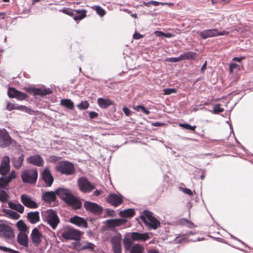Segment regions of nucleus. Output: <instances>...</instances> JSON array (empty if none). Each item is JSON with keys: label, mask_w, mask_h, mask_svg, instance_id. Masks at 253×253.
<instances>
[{"label": "nucleus", "mask_w": 253, "mask_h": 253, "mask_svg": "<svg viewBox=\"0 0 253 253\" xmlns=\"http://www.w3.org/2000/svg\"><path fill=\"white\" fill-rule=\"evenodd\" d=\"M206 67H207V62L206 61L201 68V70L202 72H204L205 71V70L206 69Z\"/></svg>", "instance_id": "nucleus-64"}, {"label": "nucleus", "mask_w": 253, "mask_h": 253, "mask_svg": "<svg viewBox=\"0 0 253 253\" xmlns=\"http://www.w3.org/2000/svg\"><path fill=\"white\" fill-rule=\"evenodd\" d=\"M27 218L29 222L35 224L40 221V213L39 211H31L27 213Z\"/></svg>", "instance_id": "nucleus-24"}, {"label": "nucleus", "mask_w": 253, "mask_h": 253, "mask_svg": "<svg viewBox=\"0 0 253 253\" xmlns=\"http://www.w3.org/2000/svg\"><path fill=\"white\" fill-rule=\"evenodd\" d=\"M18 91L14 87H9L8 89L7 94L10 98H15Z\"/></svg>", "instance_id": "nucleus-38"}, {"label": "nucleus", "mask_w": 253, "mask_h": 253, "mask_svg": "<svg viewBox=\"0 0 253 253\" xmlns=\"http://www.w3.org/2000/svg\"><path fill=\"white\" fill-rule=\"evenodd\" d=\"M133 37L134 39L138 40L142 38L143 36L139 33H135L133 35Z\"/></svg>", "instance_id": "nucleus-57"}, {"label": "nucleus", "mask_w": 253, "mask_h": 253, "mask_svg": "<svg viewBox=\"0 0 253 253\" xmlns=\"http://www.w3.org/2000/svg\"><path fill=\"white\" fill-rule=\"evenodd\" d=\"M8 204L10 209L15 210L20 213H23L24 207L21 204L9 201L8 202Z\"/></svg>", "instance_id": "nucleus-28"}, {"label": "nucleus", "mask_w": 253, "mask_h": 253, "mask_svg": "<svg viewBox=\"0 0 253 253\" xmlns=\"http://www.w3.org/2000/svg\"><path fill=\"white\" fill-rule=\"evenodd\" d=\"M167 61L171 62H177L180 61L182 60L181 54L177 57H170L168 58L166 60Z\"/></svg>", "instance_id": "nucleus-46"}, {"label": "nucleus", "mask_w": 253, "mask_h": 253, "mask_svg": "<svg viewBox=\"0 0 253 253\" xmlns=\"http://www.w3.org/2000/svg\"><path fill=\"white\" fill-rule=\"evenodd\" d=\"M9 195L4 190H0V201L2 202H5L8 201Z\"/></svg>", "instance_id": "nucleus-36"}, {"label": "nucleus", "mask_w": 253, "mask_h": 253, "mask_svg": "<svg viewBox=\"0 0 253 253\" xmlns=\"http://www.w3.org/2000/svg\"><path fill=\"white\" fill-rule=\"evenodd\" d=\"M220 106L221 105L220 104H217L214 106L213 109L212 110V112L214 114H218L224 111V109L221 108Z\"/></svg>", "instance_id": "nucleus-41"}, {"label": "nucleus", "mask_w": 253, "mask_h": 253, "mask_svg": "<svg viewBox=\"0 0 253 253\" xmlns=\"http://www.w3.org/2000/svg\"><path fill=\"white\" fill-rule=\"evenodd\" d=\"M180 189H181V190L182 191H183L185 194H187L189 195H193V192L190 189H188L187 188H182V187H180Z\"/></svg>", "instance_id": "nucleus-50"}, {"label": "nucleus", "mask_w": 253, "mask_h": 253, "mask_svg": "<svg viewBox=\"0 0 253 253\" xmlns=\"http://www.w3.org/2000/svg\"><path fill=\"white\" fill-rule=\"evenodd\" d=\"M85 210L94 214L99 215L102 211V208L100 205L89 201H85L84 203Z\"/></svg>", "instance_id": "nucleus-14"}, {"label": "nucleus", "mask_w": 253, "mask_h": 253, "mask_svg": "<svg viewBox=\"0 0 253 253\" xmlns=\"http://www.w3.org/2000/svg\"><path fill=\"white\" fill-rule=\"evenodd\" d=\"M92 8L94 9L96 11L97 14L101 17L104 16L106 13L105 10L100 6L94 5L92 7Z\"/></svg>", "instance_id": "nucleus-35"}, {"label": "nucleus", "mask_w": 253, "mask_h": 253, "mask_svg": "<svg viewBox=\"0 0 253 253\" xmlns=\"http://www.w3.org/2000/svg\"><path fill=\"white\" fill-rule=\"evenodd\" d=\"M29 92L34 95L43 96L52 93V90L49 88L42 87L41 88L32 87L29 88Z\"/></svg>", "instance_id": "nucleus-16"}, {"label": "nucleus", "mask_w": 253, "mask_h": 253, "mask_svg": "<svg viewBox=\"0 0 253 253\" xmlns=\"http://www.w3.org/2000/svg\"><path fill=\"white\" fill-rule=\"evenodd\" d=\"M14 237L12 228L7 224L0 223V238L12 240Z\"/></svg>", "instance_id": "nucleus-12"}, {"label": "nucleus", "mask_w": 253, "mask_h": 253, "mask_svg": "<svg viewBox=\"0 0 253 253\" xmlns=\"http://www.w3.org/2000/svg\"><path fill=\"white\" fill-rule=\"evenodd\" d=\"M135 109L137 111L141 110L143 113H144L146 115H148L150 113V112L147 109H146L144 106L141 105L136 106Z\"/></svg>", "instance_id": "nucleus-40"}, {"label": "nucleus", "mask_w": 253, "mask_h": 253, "mask_svg": "<svg viewBox=\"0 0 253 253\" xmlns=\"http://www.w3.org/2000/svg\"><path fill=\"white\" fill-rule=\"evenodd\" d=\"M60 104L64 107L73 110L74 108V104L73 102L68 99H61Z\"/></svg>", "instance_id": "nucleus-30"}, {"label": "nucleus", "mask_w": 253, "mask_h": 253, "mask_svg": "<svg viewBox=\"0 0 253 253\" xmlns=\"http://www.w3.org/2000/svg\"><path fill=\"white\" fill-rule=\"evenodd\" d=\"M155 34L156 36L160 37L162 36H164V33H163V32H161V31H156L155 32Z\"/></svg>", "instance_id": "nucleus-59"}, {"label": "nucleus", "mask_w": 253, "mask_h": 253, "mask_svg": "<svg viewBox=\"0 0 253 253\" xmlns=\"http://www.w3.org/2000/svg\"><path fill=\"white\" fill-rule=\"evenodd\" d=\"M186 240V238L184 236L177 237L174 240L176 243L181 244L185 242Z\"/></svg>", "instance_id": "nucleus-47"}, {"label": "nucleus", "mask_w": 253, "mask_h": 253, "mask_svg": "<svg viewBox=\"0 0 253 253\" xmlns=\"http://www.w3.org/2000/svg\"><path fill=\"white\" fill-rule=\"evenodd\" d=\"M21 177L23 182L34 184L38 178V171L36 169H26L22 172Z\"/></svg>", "instance_id": "nucleus-6"}, {"label": "nucleus", "mask_w": 253, "mask_h": 253, "mask_svg": "<svg viewBox=\"0 0 253 253\" xmlns=\"http://www.w3.org/2000/svg\"><path fill=\"white\" fill-rule=\"evenodd\" d=\"M13 143H15V141L11 138L8 131L5 128H0V146L5 148Z\"/></svg>", "instance_id": "nucleus-11"}, {"label": "nucleus", "mask_w": 253, "mask_h": 253, "mask_svg": "<svg viewBox=\"0 0 253 253\" xmlns=\"http://www.w3.org/2000/svg\"><path fill=\"white\" fill-rule=\"evenodd\" d=\"M130 240L132 241V244L135 241H145L150 239L149 234L147 233H141L136 232H131Z\"/></svg>", "instance_id": "nucleus-18"}, {"label": "nucleus", "mask_w": 253, "mask_h": 253, "mask_svg": "<svg viewBox=\"0 0 253 253\" xmlns=\"http://www.w3.org/2000/svg\"><path fill=\"white\" fill-rule=\"evenodd\" d=\"M106 214L107 216L113 217L115 216V211L112 210L106 209Z\"/></svg>", "instance_id": "nucleus-52"}, {"label": "nucleus", "mask_w": 253, "mask_h": 253, "mask_svg": "<svg viewBox=\"0 0 253 253\" xmlns=\"http://www.w3.org/2000/svg\"><path fill=\"white\" fill-rule=\"evenodd\" d=\"M179 126L182 127L184 129H188V130H190L192 131H195V129L196 128V126H192L187 123H185V124L180 123L179 124Z\"/></svg>", "instance_id": "nucleus-37"}, {"label": "nucleus", "mask_w": 253, "mask_h": 253, "mask_svg": "<svg viewBox=\"0 0 253 253\" xmlns=\"http://www.w3.org/2000/svg\"><path fill=\"white\" fill-rule=\"evenodd\" d=\"M70 222L79 227L86 228L87 227V222L82 217L74 216L70 219Z\"/></svg>", "instance_id": "nucleus-22"}, {"label": "nucleus", "mask_w": 253, "mask_h": 253, "mask_svg": "<svg viewBox=\"0 0 253 253\" xmlns=\"http://www.w3.org/2000/svg\"><path fill=\"white\" fill-rule=\"evenodd\" d=\"M2 211L9 217L12 219H18L20 217V215L18 213L12 210L8 209H3Z\"/></svg>", "instance_id": "nucleus-31"}, {"label": "nucleus", "mask_w": 253, "mask_h": 253, "mask_svg": "<svg viewBox=\"0 0 253 253\" xmlns=\"http://www.w3.org/2000/svg\"><path fill=\"white\" fill-rule=\"evenodd\" d=\"M18 242L24 247L28 246V239L27 235L24 232H20L17 236Z\"/></svg>", "instance_id": "nucleus-29"}, {"label": "nucleus", "mask_w": 253, "mask_h": 253, "mask_svg": "<svg viewBox=\"0 0 253 253\" xmlns=\"http://www.w3.org/2000/svg\"><path fill=\"white\" fill-rule=\"evenodd\" d=\"M2 251L5 252H9L11 253H20L18 251H15L13 249H11L10 248H8L5 247H2L1 250Z\"/></svg>", "instance_id": "nucleus-48"}, {"label": "nucleus", "mask_w": 253, "mask_h": 253, "mask_svg": "<svg viewBox=\"0 0 253 253\" xmlns=\"http://www.w3.org/2000/svg\"><path fill=\"white\" fill-rule=\"evenodd\" d=\"M44 187H50L53 183L54 178L48 168H45L41 173Z\"/></svg>", "instance_id": "nucleus-15"}, {"label": "nucleus", "mask_w": 253, "mask_h": 253, "mask_svg": "<svg viewBox=\"0 0 253 253\" xmlns=\"http://www.w3.org/2000/svg\"><path fill=\"white\" fill-rule=\"evenodd\" d=\"M27 97V95L23 93L20 91H18L17 93H16V94L15 95V98L19 99V100H24L26 99Z\"/></svg>", "instance_id": "nucleus-43"}, {"label": "nucleus", "mask_w": 253, "mask_h": 253, "mask_svg": "<svg viewBox=\"0 0 253 253\" xmlns=\"http://www.w3.org/2000/svg\"><path fill=\"white\" fill-rule=\"evenodd\" d=\"M182 60H193L197 57V53L193 51L187 52L181 54Z\"/></svg>", "instance_id": "nucleus-32"}, {"label": "nucleus", "mask_w": 253, "mask_h": 253, "mask_svg": "<svg viewBox=\"0 0 253 253\" xmlns=\"http://www.w3.org/2000/svg\"><path fill=\"white\" fill-rule=\"evenodd\" d=\"M123 111L126 116H129L130 115L131 111L128 108L126 107H124Z\"/></svg>", "instance_id": "nucleus-54"}, {"label": "nucleus", "mask_w": 253, "mask_h": 253, "mask_svg": "<svg viewBox=\"0 0 253 253\" xmlns=\"http://www.w3.org/2000/svg\"><path fill=\"white\" fill-rule=\"evenodd\" d=\"M43 219L53 229L57 227L60 221L56 212L52 209L47 210L43 214Z\"/></svg>", "instance_id": "nucleus-5"}, {"label": "nucleus", "mask_w": 253, "mask_h": 253, "mask_svg": "<svg viewBox=\"0 0 253 253\" xmlns=\"http://www.w3.org/2000/svg\"><path fill=\"white\" fill-rule=\"evenodd\" d=\"M121 240L122 235L120 233L115 236H113L111 240L112 247L118 246H121Z\"/></svg>", "instance_id": "nucleus-33"}, {"label": "nucleus", "mask_w": 253, "mask_h": 253, "mask_svg": "<svg viewBox=\"0 0 253 253\" xmlns=\"http://www.w3.org/2000/svg\"><path fill=\"white\" fill-rule=\"evenodd\" d=\"M63 13L68 14L73 17L75 21L80 20L86 16L85 10H73L69 8H63L60 10Z\"/></svg>", "instance_id": "nucleus-9"}, {"label": "nucleus", "mask_w": 253, "mask_h": 253, "mask_svg": "<svg viewBox=\"0 0 253 253\" xmlns=\"http://www.w3.org/2000/svg\"><path fill=\"white\" fill-rule=\"evenodd\" d=\"M24 160V154H21L18 157H13L11 159V161L13 165V167L17 169H20L23 164Z\"/></svg>", "instance_id": "nucleus-26"}, {"label": "nucleus", "mask_w": 253, "mask_h": 253, "mask_svg": "<svg viewBox=\"0 0 253 253\" xmlns=\"http://www.w3.org/2000/svg\"><path fill=\"white\" fill-rule=\"evenodd\" d=\"M123 243L125 250L130 253H143L144 252V248L142 245L135 244L133 245L132 241L128 238H124Z\"/></svg>", "instance_id": "nucleus-7"}, {"label": "nucleus", "mask_w": 253, "mask_h": 253, "mask_svg": "<svg viewBox=\"0 0 253 253\" xmlns=\"http://www.w3.org/2000/svg\"><path fill=\"white\" fill-rule=\"evenodd\" d=\"M97 103L98 105L103 109H105L114 103L113 101L110 99H104L103 98H98Z\"/></svg>", "instance_id": "nucleus-27"}, {"label": "nucleus", "mask_w": 253, "mask_h": 253, "mask_svg": "<svg viewBox=\"0 0 253 253\" xmlns=\"http://www.w3.org/2000/svg\"><path fill=\"white\" fill-rule=\"evenodd\" d=\"M31 237L34 245L38 247L42 242V235L37 228H34L33 229Z\"/></svg>", "instance_id": "nucleus-17"}, {"label": "nucleus", "mask_w": 253, "mask_h": 253, "mask_svg": "<svg viewBox=\"0 0 253 253\" xmlns=\"http://www.w3.org/2000/svg\"><path fill=\"white\" fill-rule=\"evenodd\" d=\"M184 220L187 223V224H186L187 226H188L189 227L192 228V227L194 226V225L193 223H192L191 221H189L188 220H186V219H185Z\"/></svg>", "instance_id": "nucleus-60"}, {"label": "nucleus", "mask_w": 253, "mask_h": 253, "mask_svg": "<svg viewBox=\"0 0 253 253\" xmlns=\"http://www.w3.org/2000/svg\"><path fill=\"white\" fill-rule=\"evenodd\" d=\"M77 107L80 110H85L88 108L89 103L86 101H83L77 105Z\"/></svg>", "instance_id": "nucleus-39"}, {"label": "nucleus", "mask_w": 253, "mask_h": 253, "mask_svg": "<svg viewBox=\"0 0 253 253\" xmlns=\"http://www.w3.org/2000/svg\"><path fill=\"white\" fill-rule=\"evenodd\" d=\"M60 159V158L59 157H58L56 156H54V155L51 156L49 157V160L51 162H56L58 161V160H59Z\"/></svg>", "instance_id": "nucleus-53"}, {"label": "nucleus", "mask_w": 253, "mask_h": 253, "mask_svg": "<svg viewBox=\"0 0 253 253\" xmlns=\"http://www.w3.org/2000/svg\"><path fill=\"white\" fill-rule=\"evenodd\" d=\"M61 237L65 240H72L79 241L81 239V233L73 228H67L64 229L61 233Z\"/></svg>", "instance_id": "nucleus-8"}, {"label": "nucleus", "mask_w": 253, "mask_h": 253, "mask_svg": "<svg viewBox=\"0 0 253 253\" xmlns=\"http://www.w3.org/2000/svg\"><path fill=\"white\" fill-rule=\"evenodd\" d=\"M141 218L144 224L150 229H156L160 225V222L153 217L152 213L148 211H145Z\"/></svg>", "instance_id": "nucleus-4"}, {"label": "nucleus", "mask_w": 253, "mask_h": 253, "mask_svg": "<svg viewBox=\"0 0 253 253\" xmlns=\"http://www.w3.org/2000/svg\"><path fill=\"white\" fill-rule=\"evenodd\" d=\"M135 214L134 211L132 209H128L120 212V215L123 217H132Z\"/></svg>", "instance_id": "nucleus-34"}, {"label": "nucleus", "mask_w": 253, "mask_h": 253, "mask_svg": "<svg viewBox=\"0 0 253 253\" xmlns=\"http://www.w3.org/2000/svg\"><path fill=\"white\" fill-rule=\"evenodd\" d=\"M24 112L28 113V114L31 115L33 114V113H34V111L32 109L27 107H26V109H25Z\"/></svg>", "instance_id": "nucleus-61"}, {"label": "nucleus", "mask_w": 253, "mask_h": 253, "mask_svg": "<svg viewBox=\"0 0 253 253\" xmlns=\"http://www.w3.org/2000/svg\"><path fill=\"white\" fill-rule=\"evenodd\" d=\"M16 108V105L14 104L11 103H8L6 105V109L8 111H11L13 110H15Z\"/></svg>", "instance_id": "nucleus-51"}, {"label": "nucleus", "mask_w": 253, "mask_h": 253, "mask_svg": "<svg viewBox=\"0 0 253 253\" xmlns=\"http://www.w3.org/2000/svg\"><path fill=\"white\" fill-rule=\"evenodd\" d=\"M197 33L201 38L206 39L217 36L227 35L229 34V32L224 31L219 32L217 29H211L205 30L202 32H198Z\"/></svg>", "instance_id": "nucleus-10"}, {"label": "nucleus", "mask_w": 253, "mask_h": 253, "mask_svg": "<svg viewBox=\"0 0 253 253\" xmlns=\"http://www.w3.org/2000/svg\"><path fill=\"white\" fill-rule=\"evenodd\" d=\"M17 227L23 232L25 231L27 229L26 225L21 221H19L17 223Z\"/></svg>", "instance_id": "nucleus-44"}, {"label": "nucleus", "mask_w": 253, "mask_h": 253, "mask_svg": "<svg viewBox=\"0 0 253 253\" xmlns=\"http://www.w3.org/2000/svg\"><path fill=\"white\" fill-rule=\"evenodd\" d=\"M107 201L111 205L117 207L123 202V199L121 196L111 194L107 198Z\"/></svg>", "instance_id": "nucleus-20"}, {"label": "nucleus", "mask_w": 253, "mask_h": 253, "mask_svg": "<svg viewBox=\"0 0 253 253\" xmlns=\"http://www.w3.org/2000/svg\"><path fill=\"white\" fill-rule=\"evenodd\" d=\"M78 182L80 190L84 193H89L95 188V186L84 177L79 178Z\"/></svg>", "instance_id": "nucleus-13"}, {"label": "nucleus", "mask_w": 253, "mask_h": 253, "mask_svg": "<svg viewBox=\"0 0 253 253\" xmlns=\"http://www.w3.org/2000/svg\"><path fill=\"white\" fill-rule=\"evenodd\" d=\"M55 192L57 196L72 208L76 210L82 207L81 202L74 197L69 189L60 187L55 190Z\"/></svg>", "instance_id": "nucleus-2"}, {"label": "nucleus", "mask_w": 253, "mask_h": 253, "mask_svg": "<svg viewBox=\"0 0 253 253\" xmlns=\"http://www.w3.org/2000/svg\"><path fill=\"white\" fill-rule=\"evenodd\" d=\"M21 199L22 203L27 207L30 208H37L38 207L37 203L25 195H22Z\"/></svg>", "instance_id": "nucleus-23"}, {"label": "nucleus", "mask_w": 253, "mask_h": 253, "mask_svg": "<svg viewBox=\"0 0 253 253\" xmlns=\"http://www.w3.org/2000/svg\"><path fill=\"white\" fill-rule=\"evenodd\" d=\"M163 91L165 95H169L177 92L176 89L175 88H165L163 90Z\"/></svg>", "instance_id": "nucleus-45"}, {"label": "nucleus", "mask_w": 253, "mask_h": 253, "mask_svg": "<svg viewBox=\"0 0 253 253\" xmlns=\"http://www.w3.org/2000/svg\"><path fill=\"white\" fill-rule=\"evenodd\" d=\"M26 161L28 163L38 167H41L44 164L43 159L39 155L31 156L27 158Z\"/></svg>", "instance_id": "nucleus-19"}, {"label": "nucleus", "mask_w": 253, "mask_h": 253, "mask_svg": "<svg viewBox=\"0 0 253 253\" xmlns=\"http://www.w3.org/2000/svg\"><path fill=\"white\" fill-rule=\"evenodd\" d=\"M114 253H122L121 246H118L112 247Z\"/></svg>", "instance_id": "nucleus-49"}, {"label": "nucleus", "mask_w": 253, "mask_h": 253, "mask_svg": "<svg viewBox=\"0 0 253 253\" xmlns=\"http://www.w3.org/2000/svg\"><path fill=\"white\" fill-rule=\"evenodd\" d=\"M57 171L66 175H71L75 172V168L73 163L68 161L58 163L55 167Z\"/></svg>", "instance_id": "nucleus-3"}, {"label": "nucleus", "mask_w": 253, "mask_h": 253, "mask_svg": "<svg viewBox=\"0 0 253 253\" xmlns=\"http://www.w3.org/2000/svg\"><path fill=\"white\" fill-rule=\"evenodd\" d=\"M15 109L25 111V109H26V107L22 105H16Z\"/></svg>", "instance_id": "nucleus-58"}, {"label": "nucleus", "mask_w": 253, "mask_h": 253, "mask_svg": "<svg viewBox=\"0 0 253 253\" xmlns=\"http://www.w3.org/2000/svg\"><path fill=\"white\" fill-rule=\"evenodd\" d=\"M56 195L57 194L55 191L54 192L46 191L43 192L42 194V199L46 203H51L55 201Z\"/></svg>", "instance_id": "nucleus-21"}, {"label": "nucleus", "mask_w": 253, "mask_h": 253, "mask_svg": "<svg viewBox=\"0 0 253 253\" xmlns=\"http://www.w3.org/2000/svg\"><path fill=\"white\" fill-rule=\"evenodd\" d=\"M151 2L152 3V5H153L154 6H158L160 4L164 5V4H169L168 3H163V2H159V1H153V0L151 1Z\"/></svg>", "instance_id": "nucleus-56"}, {"label": "nucleus", "mask_w": 253, "mask_h": 253, "mask_svg": "<svg viewBox=\"0 0 253 253\" xmlns=\"http://www.w3.org/2000/svg\"><path fill=\"white\" fill-rule=\"evenodd\" d=\"M94 245L90 242H87L86 245L83 246L82 248V250L88 249L91 251H94Z\"/></svg>", "instance_id": "nucleus-42"}, {"label": "nucleus", "mask_w": 253, "mask_h": 253, "mask_svg": "<svg viewBox=\"0 0 253 253\" xmlns=\"http://www.w3.org/2000/svg\"><path fill=\"white\" fill-rule=\"evenodd\" d=\"M244 58V57H234L233 59V60L234 61H238L239 62H240L242 59H243Z\"/></svg>", "instance_id": "nucleus-62"}, {"label": "nucleus", "mask_w": 253, "mask_h": 253, "mask_svg": "<svg viewBox=\"0 0 253 253\" xmlns=\"http://www.w3.org/2000/svg\"><path fill=\"white\" fill-rule=\"evenodd\" d=\"M148 253H159V251L156 249H150L148 251Z\"/></svg>", "instance_id": "nucleus-63"}, {"label": "nucleus", "mask_w": 253, "mask_h": 253, "mask_svg": "<svg viewBox=\"0 0 253 253\" xmlns=\"http://www.w3.org/2000/svg\"><path fill=\"white\" fill-rule=\"evenodd\" d=\"M126 220L124 219L119 218L114 219H109L106 221L110 227H118L122 225H124Z\"/></svg>", "instance_id": "nucleus-25"}, {"label": "nucleus", "mask_w": 253, "mask_h": 253, "mask_svg": "<svg viewBox=\"0 0 253 253\" xmlns=\"http://www.w3.org/2000/svg\"><path fill=\"white\" fill-rule=\"evenodd\" d=\"M98 116V114L97 113L95 112H94V111H91L89 113V118L90 119H94L96 117H97Z\"/></svg>", "instance_id": "nucleus-55"}, {"label": "nucleus", "mask_w": 253, "mask_h": 253, "mask_svg": "<svg viewBox=\"0 0 253 253\" xmlns=\"http://www.w3.org/2000/svg\"><path fill=\"white\" fill-rule=\"evenodd\" d=\"M10 171V158L8 156L3 157L0 165V174L4 176L0 178V187H4L14 179L17 176L15 171Z\"/></svg>", "instance_id": "nucleus-1"}]
</instances>
